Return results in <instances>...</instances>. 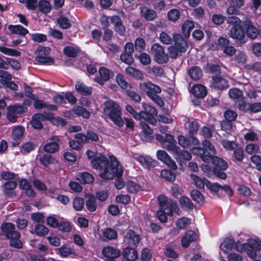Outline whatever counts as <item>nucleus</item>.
<instances>
[{
    "instance_id": "c9c22d12",
    "label": "nucleus",
    "mask_w": 261,
    "mask_h": 261,
    "mask_svg": "<svg viewBox=\"0 0 261 261\" xmlns=\"http://www.w3.org/2000/svg\"><path fill=\"white\" fill-rule=\"evenodd\" d=\"M80 48L77 46H66L63 48L64 54L70 58H76L81 51Z\"/></svg>"
},
{
    "instance_id": "cd10ccee",
    "label": "nucleus",
    "mask_w": 261,
    "mask_h": 261,
    "mask_svg": "<svg viewBox=\"0 0 261 261\" xmlns=\"http://www.w3.org/2000/svg\"><path fill=\"white\" fill-rule=\"evenodd\" d=\"M59 16L57 18V23L60 28L64 30L70 29L72 26V23L69 18L63 13L62 11L59 13Z\"/></svg>"
},
{
    "instance_id": "4be33fe9",
    "label": "nucleus",
    "mask_w": 261,
    "mask_h": 261,
    "mask_svg": "<svg viewBox=\"0 0 261 261\" xmlns=\"http://www.w3.org/2000/svg\"><path fill=\"white\" fill-rule=\"evenodd\" d=\"M24 131V128L22 126H17L12 129L11 141L12 147L18 146L20 144Z\"/></svg>"
},
{
    "instance_id": "338daca9",
    "label": "nucleus",
    "mask_w": 261,
    "mask_h": 261,
    "mask_svg": "<svg viewBox=\"0 0 261 261\" xmlns=\"http://www.w3.org/2000/svg\"><path fill=\"white\" fill-rule=\"evenodd\" d=\"M180 16V12L179 10L173 9H171L167 13V17L169 20L175 21Z\"/></svg>"
},
{
    "instance_id": "e433bc0d",
    "label": "nucleus",
    "mask_w": 261,
    "mask_h": 261,
    "mask_svg": "<svg viewBox=\"0 0 261 261\" xmlns=\"http://www.w3.org/2000/svg\"><path fill=\"white\" fill-rule=\"evenodd\" d=\"M17 186V183L16 181L9 180L5 182L3 185L4 188L5 190V195L9 197L13 196V193L12 191L15 189Z\"/></svg>"
},
{
    "instance_id": "c756f323",
    "label": "nucleus",
    "mask_w": 261,
    "mask_h": 261,
    "mask_svg": "<svg viewBox=\"0 0 261 261\" xmlns=\"http://www.w3.org/2000/svg\"><path fill=\"white\" fill-rule=\"evenodd\" d=\"M75 88L77 92L82 95L90 96L92 93V88L87 86L81 81L76 82Z\"/></svg>"
},
{
    "instance_id": "72a5a7b5",
    "label": "nucleus",
    "mask_w": 261,
    "mask_h": 261,
    "mask_svg": "<svg viewBox=\"0 0 261 261\" xmlns=\"http://www.w3.org/2000/svg\"><path fill=\"white\" fill-rule=\"evenodd\" d=\"M73 111L76 117H82V118L88 119L91 116L90 112L85 108L81 106H74L73 107Z\"/></svg>"
},
{
    "instance_id": "09e8293b",
    "label": "nucleus",
    "mask_w": 261,
    "mask_h": 261,
    "mask_svg": "<svg viewBox=\"0 0 261 261\" xmlns=\"http://www.w3.org/2000/svg\"><path fill=\"white\" fill-rule=\"evenodd\" d=\"M38 160L40 164L45 167H48L49 165L54 164L55 160L52 155L48 154H43Z\"/></svg>"
},
{
    "instance_id": "8fccbe9b",
    "label": "nucleus",
    "mask_w": 261,
    "mask_h": 261,
    "mask_svg": "<svg viewBox=\"0 0 261 261\" xmlns=\"http://www.w3.org/2000/svg\"><path fill=\"white\" fill-rule=\"evenodd\" d=\"M160 175L162 178L170 182L174 181L176 178V175L174 172L167 169H163L161 172Z\"/></svg>"
},
{
    "instance_id": "de8ad7c7",
    "label": "nucleus",
    "mask_w": 261,
    "mask_h": 261,
    "mask_svg": "<svg viewBox=\"0 0 261 261\" xmlns=\"http://www.w3.org/2000/svg\"><path fill=\"white\" fill-rule=\"evenodd\" d=\"M102 235L105 240H112L117 238V232L110 227H107L103 231Z\"/></svg>"
},
{
    "instance_id": "864d4df0",
    "label": "nucleus",
    "mask_w": 261,
    "mask_h": 261,
    "mask_svg": "<svg viewBox=\"0 0 261 261\" xmlns=\"http://www.w3.org/2000/svg\"><path fill=\"white\" fill-rule=\"evenodd\" d=\"M34 231L37 236L43 237L48 233L49 229L44 225L37 224L35 226Z\"/></svg>"
},
{
    "instance_id": "680f3d73",
    "label": "nucleus",
    "mask_w": 261,
    "mask_h": 261,
    "mask_svg": "<svg viewBox=\"0 0 261 261\" xmlns=\"http://www.w3.org/2000/svg\"><path fill=\"white\" fill-rule=\"evenodd\" d=\"M221 185L217 182L212 183L210 181H207L206 187L212 192L220 196Z\"/></svg>"
},
{
    "instance_id": "2f4dec72",
    "label": "nucleus",
    "mask_w": 261,
    "mask_h": 261,
    "mask_svg": "<svg viewBox=\"0 0 261 261\" xmlns=\"http://www.w3.org/2000/svg\"><path fill=\"white\" fill-rule=\"evenodd\" d=\"M234 240L230 238H226L220 245V248L225 253L231 251L234 248Z\"/></svg>"
},
{
    "instance_id": "13d9d810",
    "label": "nucleus",
    "mask_w": 261,
    "mask_h": 261,
    "mask_svg": "<svg viewBox=\"0 0 261 261\" xmlns=\"http://www.w3.org/2000/svg\"><path fill=\"white\" fill-rule=\"evenodd\" d=\"M134 47L135 49L140 53L144 50L145 49V40L141 37H138L135 40Z\"/></svg>"
},
{
    "instance_id": "f3484780",
    "label": "nucleus",
    "mask_w": 261,
    "mask_h": 261,
    "mask_svg": "<svg viewBox=\"0 0 261 261\" xmlns=\"http://www.w3.org/2000/svg\"><path fill=\"white\" fill-rule=\"evenodd\" d=\"M60 140L57 136L50 138L48 142L43 146V150L47 153H54L58 151Z\"/></svg>"
},
{
    "instance_id": "4c0bfd02",
    "label": "nucleus",
    "mask_w": 261,
    "mask_h": 261,
    "mask_svg": "<svg viewBox=\"0 0 261 261\" xmlns=\"http://www.w3.org/2000/svg\"><path fill=\"white\" fill-rule=\"evenodd\" d=\"M77 179L83 184H91L94 181V177L92 174L85 172L80 173Z\"/></svg>"
},
{
    "instance_id": "ea45409f",
    "label": "nucleus",
    "mask_w": 261,
    "mask_h": 261,
    "mask_svg": "<svg viewBox=\"0 0 261 261\" xmlns=\"http://www.w3.org/2000/svg\"><path fill=\"white\" fill-rule=\"evenodd\" d=\"M178 201L181 207L183 209L192 210L195 207L192 201L186 196H180Z\"/></svg>"
},
{
    "instance_id": "bf43d9fd",
    "label": "nucleus",
    "mask_w": 261,
    "mask_h": 261,
    "mask_svg": "<svg viewBox=\"0 0 261 261\" xmlns=\"http://www.w3.org/2000/svg\"><path fill=\"white\" fill-rule=\"evenodd\" d=\"M85 203L84 199L82 197H75L73 200V207L76 211H82Z\"/></svg>"
},
{
    "instance_id": "9b49d317",
    "label": "nucleus",
    "mask_w": 261,
    "mask_h": 261,
    "mask_svg": "<svg viewBox=\"0 0 261 261\" xmlns=\"http://www.w3.org/2000/svg\"><path fill=\"white\" fill-rule=\"evenodd\" d=\"M143 111H141V119H144L147 122L154 124L156 122L155 117L158 114L156 109L149 103H143Z\"/></svg>"
},
{
    "instance_id": "e2e57ef3",
    "label": "nucleus",
    "mask_w": 261,
    "mask_h": 261,
    "mask_svg": "<svg viewBox=\"0 0 261 261\" xmlns=\"http://www.w3.org/2000/svg\"><path fill=\"white\" fill-rule=\"evenodd\" d=\"M31 39L35 42L42 43L47 40L46 35L41 33H35L31 34Z\"/></svg>"
},
{
    "instance_id": "0eeeda50",
    "label": "nucleus",
    "mask_w": 261,
    "mask_h": 261,
    "mask_svg": "<svg viewBox=\"0 0 261 261\" xmlns=\"http://www.w3.org/2000/svg\"><path fill=\"white\" fill-rule=\"evenodd\" d=\"M246 253L253 261H261V241L258 238L247 239Z\"/></svg>"
},
{
    "instance_id": "a19ab883",
    "label": "nucleus",
    "mask_w": 261,
    "mask_h": 261,
    "mask_svg": "<svg viewBox=\"0 0 261 261\" xmlns=\"http://www.w3.org/2000/svg\"><path fill=\"white\" fill-rule=\"evenodd\" d=\"M86 207L87 210L90 212H94L97 209L96 197L92 194H90L88 196V199L86 202Z\"/></svg>"
},
{
    "instance_id": "4468645a",
    "label": "nucleus",
    "mask_w": 261,
    "mask_h": 261,
    "mask_svg": "<svg viewBox=\"0 0 261 261\" xmlns=\"http://www.w3.org/2000/svg\"><path fill=\"white\" fill-rule=\"evenodd\" d=\"M141 240V235L132 229H127L123 236V242L128 246L137 247Z\"/></svg>"
},
{
    "instance_id": "f257e3e1",
    "label": "nucleus",
    "mask_w": 261,
    "mask_h": 261,
    "mask_svg": "<svg viewBox=\"0 0 261 261\" xmlns=\"http://www.w3.org/2000/svg\"><path fill=\"white\" fill-rule=\"evenodd\" d=\"M110 159L111 161L105 155H101L94 160L92 162L93 169L100 171L99 176L103 180H111L116 177L115 185L118 190H120L125 186L124 181L121 178L123 169L116 157L110 156Z\"/></svg>"
},
{
    "instance_id": "39448f33",
    "label": "nucleus",
    "mask_w": 261,
    "mask_h": 261,
    "mask_svg": "<svg viewBox=\"0 0 261 261\" xmlns=\"http://www.w3.org/2000/svg\"><path fill=\"white\" fill-rule=\"evenodd\" d=\"M1 230L6 238L9 240V245L16 249H21L23 243L20 240V233L15 230V227L13 223L6 222L1 226Z\"/></svg>"
},
{
    "instance_id": "c85d7f7f",
    "label": "nucleus",
    "mask_w": 261,
    "mask_h": 261,
    "mask_svg": "<svg viewBox=\"0 0 261 261\" xmlns=\"http://www.w3.org/2000/svg\"><path fill=\"white\" fill-rule=\"evenodd\" d=\"M102 253L107 258H117L121 255V252L118 249L111 246L103 247Z\"/></svg>"
},
{
    "instance_id": "0e129e2a",
    "label": "nucleus",
    "mask_w": 261,
    "mask_h": 261,
    "mask_svg": "<svg viewBox=\"0 0 261 261\" xmlns=\"http://www.w3.org/2000/svg\"><path fill=\"white\" fill-rule=\"evenodd\" d=\"M246 110L251 113H256L261 112V102L249 103Z\"/></svg>"
},
{
    "instance_id": "6e6d98bb",
    "label": "nucleus",
    "mask_w": 261,
    "mask_h": 261,
    "mask_svg": "<svg viewBox=\"0 0 261 261\" xmlns=\"http://www.w3.org/2000/svg\"><path fill=\"white\" fill-rule=\"evenodd\" d=\"M35 61L41 64H53L54 63V58L49 56H43L42 55H38L35 57Z\"/></svg>"
},
{
    "instance_id": "5701e85b",
    "label": "nucleus",
    "mask_w": 261,
    "mask_h": 261,
    "mask_svg": "<svg viewBox=\"0 0 261 261\" xmlns=\"http://www.w3.org/2000/svg\"><path fill=\"white\" fill-rule=\"evenodd\" d=\"M227 7L226 12L229 15L236 14L239 13V8L244 4V0H227Z\"/></svg>"
},
{
    "instance_id": "1a4fd4ad",
    "label": "nucleus",
    "mask_w": 261,
    "mask_h": 261,
    "mask_svg": "<svg viewBox=\"0 0 261 261\" xmlns=\"http://www.w3.org/2000/svg\"><path fill=\"white\" fill-rule=\"evenodd\" d=\"M158 201L159 209L164 211L168 216H172L173 212L177 208L176 201L169 199L167 196L164 195H160L158 196Z\"/></svg>"
},
{
    "instance_id": "58836bf2",
    "label": "nucleus",
    "mask_w": 261,
    "mask_h": 261,
    "mask_svg": "<svg viewBox=\"0 0 261 261\" xmlns=\"http://www.w3.org/2000/svg\"><path fill=\"white\" fill-rule=\"evenodd\" d=\"M40 113H36L32 116L31 120V124L33 128L35 129L40 130L43 127L42 122L43 121Z\"/></svg>"
},
{
    "instance_id": "9d476101",
    "label": "nucleus",
    "mask_w": 261,
    "mask_h": 261,
    "mask_svg": "<svg viewBox=\"0 0 261 261\" xmlns=\"http://www.w3.org/2000/svg\"><path fill=\"white\" fill-rule=\"evenodd\" d=\"M151 52L153 60L158 64L166 63L169 61V57L165 52L163 46L159 43H154L151 47Z\"/></svg>"
},
{
    "instance_id": "5fc2aeb1",
    "label": "nucleus",
    "mask_w": 261,
    "mask_h": 261,
    "mask_svg": "<svg viewBox=\"0 0 261 261\" xmlns=\"http://www.w3.org/2000/svg\"><path fill=\"white\" fill-rule=\"evenodd\" d=\"M194 23L191 20H186L182 25V31L186 36H189L192 30L194 28Z\"/></svg>"
},
{
    "instance_id": "a18cd8bd",
    "label": "nucleus",
    "mask_w": 261,
    "mask_h": 261,
    "mask_svg": "<svg viewBox=\"0 0 261 261\" xmlns=\"http://www.w3.org/2000/svg\"><path fill=\"white\" fill-rule=\"evenodd\" d=\"M188 134L194 136L197 134L199 128V125L195 120L187 121Z\"/></svg>"
},
{
    "instance_id": "393cba45",
    "label": "nucleus",
    "mask_w": 261,
    "mask_h": 261,
    "mask_svg": "<svg viewBox=\"0 0 261 261\" xmlns=\"http://www.w3.org/2000/svg\"><path fill=\"white\" fill-rule=\"evenodd\" d=\"M191 94L198 98H203L207 94V88L202 84H194L191 89Z\"/></svg>"
},
{
    "instance_id": "2eb2a0df",
    "label": "nucleus",
    "mask_w": 261,
    "mask_h": 261,
    "mask_svg": "<svg viewBox=\"0 0 261 261\" xmlns=\"http://www.w3.org/2000/svg\"><path fill=\"white\" fill-rule=\"evenodd\" d=\"M211 87L215 90L223 91L229 88L228 81L221 75L212 76Z\"/></svg>"
},
{
    "instance_id": "aec40b11",
    "label": "nucleus",
    "mask_w": 261,
    "mask_h": 261,
    "mask_svg": "<svg viewBox=\"0 0 261 261\" xmlns=\"http://www.w3.org/2000/svg\"><path fill=\"white\" fill-rule=\"evenodd\" d=\"M199 239V236L193 230H189L181 239V245L184 248H188L190 244L196 242Z\"/></svg>"
},
{
    "instance_id": "69168bd1",
    "label": "nucleus",
    "mask_w": 261,
    "mask_h": 261,
    "mask_svg": "<svg viewBox=\"0 0 261 261\" xmlns=\"http://www.w3.org/2000/svg\"><path fill=\"white\" fill-rule=\"evenodd\" d=\"M164 253L166 256L174 259L177 258L179 256L176 251L170 245H168L165 247Z\"/></svg>"
},
{
    "instance_id": "f704fd0d",
    "label": "nucleus",
    "mask_w": 261,
    "mask_h": 261,
    "mask_svg": "<svg viewBox=\"0 0 261 261\" xmlns=\"http://www.w3.org/2000/svg\"><path fill=\"white\" fill-rule=\"evenodd\" d=\"M188 75L193 80L197 81L202 76V71L199 67L193 66L189 68Z\"/></svg>"
},
{
    "instance_id": "473e14b6",
    "label": "nucleus",
    "mask_w": 261,
    "mask_h": 261,
    "mask_svg": "<svg viewBox=\"0 0 261 261\" xmlns=\"http://www.w3.org/2000/svg\"><path fill=\"white\" fill-rule=\"evenodd\" d=\"M8 28L10 32L13 34L25 36L29 33V31L20 24H9Z\"/></svg>"
},
{
    "instance_id": "3c124183",
    "label": "nucleus",
    "mask_w": 261,
    "mask_h": 261,
    "mask_svg": "<svg viewBox=\"0 0 261 261\" xmlns=\"http://www.w3.org/2000/svg\"><path fill=\"white\" fill-rule=\"evenodd\" d=\"M116 80L118 85L125 91L127 90V88H132L130 84H128L127 82L126 81L124 75L120 73H118L116 75Z\"/></svg>"
},
{
    "instance_id": "49530a36",
    "label": "nucleus",
    "mask_w": 261,
    "mask_h": 261,
    "mask_svg": "<svg viewBox=\"0 0 261 261\" xmlns=\"http://www.w3.org/2000/svg\"><path fill=\"white\" fill-rule=\"evenodd\" d=\"M36 147V145L34 143L28 141L22 144L20 146V151L23 154H28L31 151L34 150Z\"/></svg>"
},
{
    "instance_id": "b1692460",
    "label": "nucleus",
    "mask_w": 261,
    "mask_h": 261,
    "mask_svg": "<svg viewBox=\"0 0 261 261\" xmlns=\"http://www.w3.org/2000/svg\"><path fill=\"white\" fill-rule=\"evenodd\" d=\"M136 247L128 246L124 248L122 255L124 259L128 261H135L138 257Z\"/></svg>"
},
{
    "instance_id": "774afa93",
    "label": "nucleus",
    "mask_w": 261,
    "mask_h": 261,
    "mask_svg": "<svg viewBox=\"0 0 261 261\" xmlns=\"http://www.w3.org/2000/svg\"><path fill=\"white\" fill-rule=\"evenodd\" d=\"M152 256V251L147 248H144L141 251V258L143 261H149Z\"/></svg>"
},
{
    "instance_id": "a878e982",
    "label": "nucleus",
    "mask_w": 261,
    "mask_h": 261,
    "mask_svg": "<svg viewBox=\"0 0 261 261\" xmlns=\"http://www.w3.org/2000/svg\"><path fill=\"white\" fill-rule=\"evenodd\" d=\"M174 46L180 50V53H185L188 47V43L181 35L174 34L173 35Z\"/></svg>"
},
{
    "instance_id": "7ed1b4c3",
    "label": "nucleus",
    "mask_w": 261,
    "mask_h": 261,
    "mask_svg": "<svg viewBox=\"0 0 261 261\" xmlns=\"http://www.w3.org/2000/svg\"><path fill=\"white\" fill-rule=\"evenodd\" d=\"M155 139L163 148L176 153V159L179 162L191 160V154L187 150H181L176 145V142L173 135L169 134H165L164 135L158 134L155 136Z\"/></svg>"
},
{
    "instance_id": "a211bd4d",
    "label": "nucleus",
    "mask_w": 261,
    "mask_h": 261,
    "mask_svg": "<svg viewBox=\"0 0 261 261\" xmlns=\"http://www.w3.org/2000/svg\"><path fill=\"white\" fill-rule=\"evenodd\" d=\"M156 156L158 160L162 161L170 169L172 170L177 169V166L175 162L171 159L170 155L165 150H158L156 152Z\"/></svg>"
},
{
    "instance_id": "79ce46f5",
    "label": "nucleus",
    "mask_w": 261,
    "mask_h": 261,
    "mask_svg": "<svg viewBox=\"0 0 261 261\" xmlns=\"http://www.w3.org/2000/svg\"><path fill=\"white\" fill-rule=\"evenodd\" d=\"M38 8L40 12L44 14H47L51 10V5L47 0H40L38 3Z\"/></svg>"
},
{
    "instance_id": "20e7f679",
    "label": "nucleus",
    "mask_w": 261,
    "mask_h": 261,
    "mask_svg": "<svg viewBox=\"0 0 261 261\" xmlns=\"http://www.w3.org/2000/svg\"><path fill=\"white\" fill-rule=\"evenodd\" d=\"M103 115L110 119L114 124L119 127H122L124 124L122 118V111L120 105L112 100H108L103 103Z\"/></svg>"
},
{
    "instance_id": "6ab92c4d",
    "label": "nucleus",
    "mask_w": 261,
    "mask_h": 261,
    "mask_svg": "<svg viewBox=\"0 0 261 261\" xmlns=\"http://www.w3.org/2000/svg\"><path fill=\"white\" fill-rule=\"evenodd\" d=\"M136 160L144 168L148 170L156 167L158 164V162L149 155H140L137 157Z\"/></svg>"
},
{
    "instance_id": "bb28decb",
    "label": "nucleus",
    "mask_w": 261,
    "mask_h": 261,
    "mask_svg": "<svg viewBox=\"0 0 261 261\" xmlns=\"http://www.w3.org/2000/svg\"><path fill=\"white\" fill-rule=\"evenodd\" d=\"M140 15L147 21H153L155 20L158 15L155 11L152 9L144 6L140 10Z\"/></svg>"
},
{
    "instance_id": "ddd939ff",
    "label": "nucleus",
    "mask_w": 261,
    "mask_h": 261,
    "mask_svg": "<svg viewBox=\"0 0 261 261\" xmlns=\"http://www.w3.org/2000/svg\"><path fill=\"white\" fill-rule=\"evenodd\" d=\"M229 97L235 100V105L240 110L245 111V98L243 92L239 88H233L228 91Z\"/></svg>"
},
{
    "instance_id": "f8f14e48",
    "label": "nucleus",
    "mask_w": 261,
    "mask_h": 261,
    "mask_svg": "<svg viewBox=\"0 0 261 261\" xmlns=\"http://www.w3.org/2000/svg\"><path fill=\"white\" fill-rule=\"evenodd\" d=\"M178 142L179 145L184 148L192 149L193 153L196 154L195 150L200 147H195V146L199 144V141L197 137L190 135L187 136L179 135L178 137Z\"/></svg>"
},
{
    "instance_id": "6e6552de",
    "label": "nucleus",
    "mask_w": 261,
    "mask_h": 261,
    "mask_svg": "<svg viewBox=\"0 0 261 261\" xmlns=\"http://www.w3.org/2000/svg\"><path fill=\"white\" fill-rule=\"evenodd\" d=\"M227 23L232 25L230 30V37L233 39L241 41L245 37V29L241 25V19L236 16H228L226 18Z\"/></svg>"
},
{
    "instance_id": "4d7b16f0",
    "label": "nucleus",
    "mask_w": 261,
    "mask_h": 261,
    "mask_svg": "<svg viewBox=\"0 0 261 261\" xmlns=\"http://www.w3.org/2000/svg\"><path fill=\"white\" fill-rule=\"evenodd\" d=\"M0 51L5 55L14 57H19L21 55L20 51L5 46H0Z\"/></svg>"
},
{
    "instance_id": "052dcab7",
    "label": "nucleus",
    "mask_w": 261,
    "mask_h": 261,
    "mask_svg": "<svg viewBox=\"0 0 261 261\" xmlns=\"http://www.w3.org/2000/svg\"><path fill=\"white\" fill-rule=\"evenodd\" d=\"M126 187L128 192L130 193H136L141 188L139 185L132 180L127 182Z\"/></svg>"
},
{
    "instance_id": "37998d69",
    "label": "nucleus",
    "mask_w": 261,
    "mask_h": 261,
    "mask_svg": "<svg viewBox=\"0 0 261 261\" xmlns=\"http://www.w3.org/2000/svg\"><path fill=\"white\" fill-rule=\"evenodd\" d=\"M126 73L137 80H142L143 79V74L137 69L132 66H128L125 68Z\"/></svg>"
},
{
    "instance_id": "dca6fc26",
    "label": "nucleus",
    "mask_w": 261,
    "mask_h": 261,
    "mask_svg": "<svg viewBox=\"0 0 261 261\" xmlns=\"http://www.w3.org/2000/svg\"><path fill=\"white\" fill-rule=\"evenodd\" d=\"M99 76L94 77V81L100 85H103L106 82L108 81L114 76L113 72L105 67H100L98 71Z\"/></svg>"
},
{
    "instance_id": "f03ea898",
    "label": "nucleus",
    "mask_w": 261,
    "mask_h": 261,
    "mask_svg": "<svg viewBox=\"0 0 261 261\" xmlns=\"http://www.w3.org/2000/svg\"><path fill=\"white\" fill-rule=\"evenodd\" d=\"M202 148H197L195 150L196 154L205 163L212 161L214 175L220 179H226L227 176L224 171L228 168L227 163L223 159L214 156L216 154V150L210 141L204 140L202 142Z\"/></svg>"
},
{
    "instance_id": "603ef678",
    "label": "nucleus",
    "mask_w": 261,
    "mask_h": 261,
    "mask_svg": "<svg viewBox=\"0 0 261 261\" xmlns=\"http://www.w3.org/2000/svg\"><path fill=\"white\" fill-rule=\"evenodd\" d=\"M191 177L194 180L196 186L200 189H203L205 185L206 186L207 181H209L206 178L203 177L202 178H201L199 176L193 174H191Z\"/></svg>"
},
{
    "instance_id": "423d86ee",
    "label": "nucleus",
    "mask_w": 261,
    "mask_h": 261,
    "mask_svg": "<svg viewBox=\"0 0 261 261\" xmlns=\"http://www.w3.org/2000/svg\"><path fill=\"white\" fill-rule=\"evenodd\" d=\"M140 87L144 91L146 95L158 106L162 107L165 105V102L162 98L158 94L161 93L162 90L160 86L151 82L141 84Z\"/></svg>"
},
{
    "instance_id": "7c9ffc66",
    "label": "nucleus",
    "mask_w": 261,
    "mask_h": 261,
    "mask_svg": "<svg viewBox=\"0 0 261 261\" xmlns=\"http://www.w3.org/2000/svg\"><path fill=\"white\" fill-rule=\"evenodd\" d=\"M259 34L258 30L252 24L251 21L246 19V35L251 39H255Z\"/></svg>"
},
{
    "instance_id": "412c9836",
    "label": "nucleus",
    "mask_w": 261,
    "mask_h": 261,
    "mask_svg": "<svg viewBox=\"0 0 261 261\" xmlns=\"http://www.w3.org/2000/svg\"><path fill=\"white\" fill-rule=\"evenodd\" d=\"M110 21L114 25V30L120 36H123L126 32V28L123 24L121 18L118 15H115L110 17Z\"/></svg>"
},
{
    "instance_id": "c03bdc74",
    "label": "nucleus",
    "mask_w": 261,
    "mask_h": 261,
    "mask_svg": "<svg viewBox=\"0 0 261 261\" xmlns=\"http://www.w3.org/2000/svg\"><path fill=\"white\" fill-rule=\"evenodd\" d=\"M191 198L199 204L202 205L204 203V198L201 193L197 190H192L190 192Z\"/></svg>"
}]
</instances>
